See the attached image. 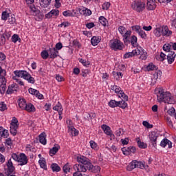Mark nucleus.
Wrapping results in <instances>:
<instances>
[{
    "label": "nucleus",
    "mask_w": 176,
    "mask_h": 176,
    "mask_svg": "<svg viewBox=\"0 0 176 176\" xmlns=\"http://www.w3.org/2000/svg\"><path fill=\"white\" fill-rule=\"evenodd\" d=\"M89 144H90V146L92 149H97L98 146L97 145V143H96V142L91 140L89 142Z\"/></svg>",
    "instance_id": "nucleus-50"
},
{
    "label": "nucleus",
    "mask_w": 176,
    "mask_h": 176,
    "mask_svg": "<svg viewBox=\"0 0 176 176\" xmlns=\"http://www.w3.org/2000/svg\"><path fill=\"white\" fill-rule=\"evenodd\" d=\"M122 152L124 155H126V156H129V155H130V148L129 147L126 148H122Z\"/></svg>",
    "instance_id": "nucleus-45"
},
{
    "label": "nucleus",
    "mask_w": 176,
    "mask_h": 176,
    "mask_svg": "<svg viewBox=\"0 0 176 176\" xmlns=\"http://www.w3.org/2000/svg\"><path fill=\"white\" fill-rule=\"evenodd\" d=\"M29 8L30 10L33 12V16H38L41 20H42L44 17L43 14H41V11L39 10H36L35 5H29Z\"/></svg>",
    "instance_id": "nucleus-11"
},
{
    "label": "nucleus",
    "mask_w": 176,
    "mask_h": 176,
    "mask_svg": "<svg viewBox=\"0 0 176 176\" xmlns=\"http://www.w3.org/2000/svg\"><path fill=\"white\" fill-rule=\"evenodd\" d=\"M19 107L21 109H25V107L27 106V102L25 99H20L18 101Z\"/></svg>",
    "instance_id": "nucleus-31"
},
{
    "label": "nucleus",
    "mask_w": 176,
    "mask_h": 176,
    "mask_svg": "<svg viewBox=\"0 0 176 176\" xmlns=\"http://www.w3.org/2000/svg\"><path fill=\"white\" fill-rule=\"evenodd\" d=\"M171 47L172 45L170 44H164L163 46V50H164V52H170V50H171Z\"/></svg>",
    "instance_id": "nucleus-44"
},
{
    "label": "nucleus",
    "mask_w": 176,
    "mask_h": 176,
    "mask_svg": "<svg viewBox=\"0 0 176 176\" xmlns=\"http://www.w3.org/2000/svg\"><path fill=\"white\" fill-rule=\"evenodd\" d=\"M110 6H111V3H109V2L104 3L102 5V9H103V10H108L109 9Z\"/></svg>",
    "instance_id": "nucleus-55"
},
{
    "label": "nucleus",
    "mask_w": 176,
    "mask_h": 176,
    "mask_svg": "<svg viewBox=\"0 0 176 176\" xmlns=\"http://www.w3.org/2000/svg\"><path fill=\"white\" fill-rule=\"evenodd\" d=\"M68 128H69V132L71 133V135L73 137H76V135L79 134V131H78L76 129H75V127H74L73 126L69 125Z\"/></svg>",
    "instance_id": "nucleus-20"
},
{
    "label": "nucleus",
    "mask_w": 176,
    "mask_h": 176,
    "mask_svg": "<svg viewBox=\"0 0 176 176\" xmlns=\"http://www.w3.org/2000/svg\"><path fill=\"white\" fill-rule=\"evenodd\" d=\"M12 42H14V43H16V42H17L18 41L20 42L21 39L20 38L18 34H14L12 37Z\"/></svg>",
    "instance_id": "nucleus-47"
},
{
    "label": "nucleus",
    "mask_w": 176,
    "mask_h": 176,
    "mask_svg": "<svg viewBox=\"0 0 176 176\" xmlns=\"http://www.w3.org/2000/svg\"><path fill=\"white\" fill-rule=\"evenodd\" d=\"M39 2L41 8H49V6L52 3V0H39Z\"/></svg>",
    "instance_id": "nucleus-24"
},
{
    "label": "nucleus",
    "mask_w": 176,
    "mask_h": 176,
    "mask_svg": "<svg viewBox=\"0 0 176 176\" xmlns=\"http://www.w3.org/2000/svg\"><path fill=\"white\" fill-rule=\"evenodd\" d=\"M38 163L41 168H43L44 170H47V166L46 165V161L45 160V158H43V160H39Z\"/></svg>",
    "instance_id": "nucleus-39"
},
{
    "label": "nucleus",
    "mask_w": 176,
    "mask_h": 176,
    "mask_svg": "<svg viewBox=\"0 0 176 176\" xmlns=\"http://www.w3.org/2000/svg\"><path fill=\"white\" fill-rule=\"evenodd\" d=\"M142 167H144V164L141 162L133 160L126 166V170L127 171H133L134 168H142Z\"/></svg>",
    "instance_id": "nucleus-8"
},
{
    "label": "nucleus",
    "mask_w": 176,
    "mask_h": 176,
    "mask_svg": "<svg viewBox=\"0 0 176 176\" xmlns=\"http://www.w3.org/2000/svg\"><path fill=\"white\" fill-rule=\"evenodd\" d=\"M54 111H58V115H63V106H61V103L58 102V104L53 107Z\"/></svg>",
    "instance_id": "nucleus-27"
},
{
    "label": "nucleus",
    "mask_w": 176,
    "mask_h": 176,
    "mask_svg": "<svg viewBox=\"0 0 176 176\" xmlns=\"http://www.w3.org/2000/svg\"><path fill=\"white\" fill-rule=\"evenodd\" d=\"M123 134H124V131H123L122 129H120L116 131V135H118V137L123 135Z\"/></svg>",
    "instance_id": "nucleus-62"
},
{
    "label": "nucleus",
    "mask_w": 176,
    "mask_h": 176,
    "mask_svg": "<svg viewBox=\"0 0 176 176\" xmlns=\"http://www.w3.org/2000/svg\"><path fill=\"white\" fill-rule=\"evenodd\" d=\"M140 52H141V53L140 54V60H146V58L148 57L146 52H144L143 50H142Z\"/></svg>",
    "instance_id": "nucleus-48"
},
{
    "label": "nucleus",
    "mask_w": 176,
    "mask_h": 176,
    "mask_svg": "<svg viewBox=\"0 0 176 176\" xmlns=\"http://www.w3.org/2000/svg\"><path fill=\"white\" fill-rule=\"evenodd\" d=\"M157 100L159 102H165V104H174L175 102L170 92H165L162 88H158Z\"/></svg>",
    "instance_id": "nucleus-1"
},
{
    "label": "nucleus",
    "mask_w": 176,
    "mask_h": 176,
    "mask_svg": "<svg viewBox=\"0 0 176 176\" xmlns=\"http://www.w3.org/2000/svg\"><path fill=\"white\" fill-rule=\"evenodd\" d=\"M159 138V133L156 131H151L148 135L149 142L153 145V148L157 146V138Z\"/></svg>",
    "instance_id": "nucleus-6"
},
{
    "label": "nucleus",
    "mask_w": 176,
    "mask_h": 176,
    "mask_svg": "<svg viewBox=\"0 0 176 176\" xmlns=\"http://www.w3.org/2000/svg\"><path fill=\"white\" fill-rule=\"evenodd\" d=\"M154 34H155V35L157 36V37L161 36L162 34V27L157 28L154 30Z\"/></svg>",
    "instance_id": "nucleus-41"
},
{
    "label": "nucleus",
    "mask_w": 176,
    "mask_h": 176,
    "mask_svg": "<svg viewBox=\"0 0 176 176\" xmlns=\"http://www.w3.org/2000/svg\"><path fill=\"white\" fill-rule=\"evenodd\" d=\"M63 16H65V17H71V16H72V12H69V10L67 11H64L63 12Z\"/></svg>",
    "instance_id": "nucleus-60"
},
{
    "label": "nucleus",
    "mask_w": 176,
    "mask_h": 176,
    "mask_svg": "<svg viewBox=\"0 0 176 176\" xmlns=\"http://www.w3.org/2000/svg\"><path fill=\"white\" fill-rule=\"evenodd\" d=\"M51 168L52 171L56 173H58V171H61V168H60V166L57 164H54V163L52 164Z\"/></svg>",
    "instance_id": "nucleus-38"
},
{
    "label": "nucleus",
    "mask_w": 176,
    "mask_h": 176,
    "mask_svg": "<svg viewBox=\"0 0 176 176\" xmlns=\"http://www.w3.org/2000/svg\"><path fill=\"white\" fill-rule=\"evenodd\" d=\"M10 126V133L12 135H16L17 134V129H19V124H15Z\"/></svg>",
    "instance_id": "nucleus-30"
},
{
    "label": "nucleus",
    "mask_w": 176,
    "mask_h": 176,
    "mask_svg": "<svg viewBox=\"0 0 176 176\" xmlns=\"http://www.w3.org/2000/svg\"><path fill=\"white\" fill-rule=\"evenodd\" d=\"M25 111L28 112H35V107L31 103L27 104L25 107Z\"/></svg>",
    "instance_id": "nucleus-28"
},
{
    "label": "nucleus",
    "mask_w": 176,
    "mask_h": 176,
    "mask_svg": "<svg viewBox=\"0 0 176 176\" xmlns=\"http://www.w3.org/2000/svg\"><path fill=\"white\" fill-rule=\"evenodd\" d=\"M14 171V166H8V169H5L6 176H10V174H13Z\"/></svg>",
    "instance_id": "nucleus-35"
},
{
    "label": "nucleus",
    "mask_w": 176,
    "mask_h": 176,
    "mask_svg": "<svg viewBox=\"0 0 176 176\" xmlns=\"http://www.w3.org/2000/svg\"><path fill=\"white\" fill-rule=\"evenodd\" d=\"M8 23L10 24H14V23H16V18L14 17V15H12L11 17L8 18Z\"/></svg>",
    "instance_id": "nucleus-52"
},
{
    "label": "nucleus",
    "mask_w": 176,
    "mask_h": 176,
    "mask_svg": "<svg viewBox=\"0 0 176 176\" xmlns=\"http://www.w3.org/2000/svg\"><path fill=\"white\" fill-rule=\"evenodd\" d=\"M109 105L111 108H116V107H120L122 109L127 108V103L124 100L116 101L114 100H110Z\"/></svg>",
    "instance_id": "nucleus-5"
},
{
    "label": "nucleus",
    "mask_w": 176,
    "mask_h": 176,
    "mask_svg": "<svg viewBox=\"0 0 176 176\" xmlns=\"http://www.w3.org/2000/svg\"><path fill=\"white\" fill-rule=\"evenodd\" d=\"M18 162L20 163V166H24V164H27L28 163V159H27V155L24 153H21L19 156V159L18 160Z\"/></svg>",
    "instance_id": "nucleus-13"
},
{
    "label": "nucleus",
    "mask_w": 176,
    "mask_h": 176,
    "mask_svg": "<svg viewBox=\"0 0 176 176\" xmlns=\"http://www.w3.org/2000/svg\"><path fill=\"white\" fill-rule=\"evenodd\" d=\"M89 165L87 166V169L91 171V173H100V171L101 170V168L99 166H94L93 164H91V162H90V164H89Z\"/></svg>",
    "instance_id": "nucleus-15"
},
{
    "label": "nucleus",
    "mask_w": 176,
    "mask_h": 176,
    "mask_svg": "<svg viewBox=\"0 0 176 176\" xmlns=\"http://www.w3.org/2000/svg\"><path fill=\"white\" fill-rule=\"evenodd\" d=\"M138 34H139L140 36H141V38H142L143 39L146 38V34L144 32V30H142V29L140 30Z\"/></svg>",
    "instance_id": "nucleus-53"
},
{
    "label": "nucleus",
    "mask_w": 176,
    "mask_h": 176,
    "mask_svg": "<svg viewBox=\"0 0 176 176\" xmlns=\"http://www.w3.org/2000/svg\"><path fill=\"white\" fill-rule=\"evenodd\" d=\"M118 31L122 35L124 43H127L129 42V37L131 35V32L126 30L124 26H120Z\"/></svg>",
    "instance_id": "nucleus-7"
},
{
    "label": "nucleus",
    "mask_w": 176,
    "mask_h": 176,
    "mask_svg": "<svg viewBox=\"0 0 176 176\" xmlns=\"http://www.w3.org/2000/svg\"><path fill=\"white\" fill-rule=\"evenodd\" d=\"M63 170L65 174L67 173H69V170H71V166H69V163H67L63 168Z\"/></svg>",
    "instance_id": "nucleus-43"
},
{
    "label": "nucleus",
    "mask_w": 176,
    "mask_h": 176,
    "mask_svg": "<svg viewBox=\"0 0 176 176\" xmlns=\"http://www.w3.org/2000/svg\"><path fill=\"white\" fill-rule=\"evenodd\" d=\"M80 63H81V64H82V65H84V67H89V65H90V62H87L84 59H80Z\"/></svg>",
    "instance_id": "nucleus-56"
},
{
    "label": "nucleus",
    "mask_w": 176,
    "mask_h": 176,
    "mask_svg": "<svg viewBox=\"0 0 176 176\" xmlns=\"http://www.w3.org/2000/svg\"><path fill=\"white\" fill-rule=\"evenodd\" d=\"M8 17H9V14H8V12L6 11L3 12L1 15L2 20L6 21L8 20Z\"/></svg>",
    "instance_id": "nucleus-51"
},
{
    "label": "nucleus",
    "mask_w": 176,
    "mask_h": 176,
    "mask_svg": "<svg viewBox=\"0 0 176 176\" xmlns=\"http://www.w3.org/2000/svg\"><path fill=\"white\" fill-rule=\"evenodd\" d=\"M6 42V38L3 34H0V45H5Z\"/></svg>",
    "instance_id": "nucleus-54"
},
{
    "label": "nucleus",
    "mask_w": 176,
    "mask_h": 176,
    "mask_svg": "<svg viewBox=\"0 0 176 176\" xmlns=\"http://www.w3.org/2000/svg\"><path fill=\"white\" fill-rule=\"evenodd\" d=\"M58 13H60L58 10H52L50 12L45 14V18L50 19L51 17H53V16H58Z\"/></svg>",
    "instance_id": "nucleus-19"
},
{
    "label": "nucleus",
    "mask_w": 176,
    "mask_h": 176,
    "mask_svg": "<svg viewBox=\"0 0 176 176\" xmlns=\"http://www.w3.org/2000/svg\"><path fill=\"white\" fill-rule=\"evenodd\" d=\"M29 93L33 96H36V97H37L39 100H43V95H42L41 93H39V91L35 89L30 88Z\"/></svg>",
    "instance_id": "nucleus-14"
},
{
    "label": "nucleus",
    "mask_w": 176,
    "mask_h": 176,
    "mask_svg": "<svg viewBox=\"0 0 176 176\" xmlns=\"http://www.w3.org/2000/svg\"><path fill=\"white\" fill-rule=\"evenodd\" d=\"M0 76L1 77L6 76V70L2 69L1 66H0Z\"/></svg>",
    "instance_id": "nucleus-61"
},
{
    "label": "nucleus",
    "mask_w": 176,
    "mask_h": 176,
    "mask_svg": "<svg viewBox=\"0 0 176 176\" xmlns=\"http://www.w3.org/2000/svg\"><path fill=\"white\" fill-rule=\"evenodd\" d=\"M136 141L138 142V145L139 148H142V149H145L148 147L146 143L141 142V139L140 138H136Z\"/></svg>",
    "instance_id": "nucleus-32"
},
{
    "label": "nucleus",
    "mask_w": 176,
    "mask_h": 176,
    "mask_svg": "<svg viewBox=\"0 0 176 176\" xmlns=\"http://www.w3.org/2000/svg\"><path fill=\"white\" fill-rule=\"evenodd\" d=\"M6 91V85H0V91L1 94H3Z\"/></svg>",
    "instance_id": "nucleus-59"
},
{
    "label": "nucleus",
    "mask_w": 176,
    "mask_h": 176,
    "mask_svg": "<svg viewBox=\"0 0 176 176\" xmlns=\"http://www.w3.org/2000/svg\"><path fill=\"white\" fill-rule=\"evenodd\" d=\"M39 142L41 144H43V145H46V133L45 132H43L39 135Z\"/></svg>",
    "instance_id": "nucleus-26"
},
{
    "label": "nucleus",
    "mask_w": 176,
    "mask_h": 176,
    "mask_svg": "<svg viewBox=\"0 0 176 176\" xmlns=\"http://www.w3.org/2000/svg\"><path fill=\"white\" fill-rule=\"evenodd\" d=\"M99 42H101V38L100 36H94L91 39V43L93 46H97Z\"/></svg>",
    "instance_id": "nucleus-23"
},
{
    "label": "nucleus",
    "mask_w": 176,
    "mask_h": 176,
    "mask_svg": "<svg viewBox=\"0 0 176 176\" xmlns=\"http://www.w3.org/2000/svg\"><path fill=\"white\" fill-rule=\"evenodd\" d=\"M71 25V23L69 22H63L60 25H59V27H64V28H66V27H69Z\"/></svg>",
    "instance_id": "nucleus-64"
},
{
    "label": "nucleus",
    "mask_w": 176,
    "mask_h": 176,
    "mask_svg": "<svg viewBox=\"0 0 176 176\" xmlns=\"http://www.w3.org/2000/svg\"><path fill=\"white\" fill-rule=\"evenodd\" d=\"M131 6L132 9L135 10V12H138V13H141V12L145 9L144 3L138 0L133 1Z\"/></svg>",
    "instance_id": "nucleus-4"
},
{
    "label": "nucleus",
    "mask_w": 176,
    "mask_h": 176,
    "mask_svg": "<svg viewBox=\"0 0 176 176\" xmlns=\"http://www.w3.org/2000/svg\"><path fill=\"white\" fill-rule=\"evenodd\" d=\"M162 36H170L173 34V32L168 30V26H162Z\"/></svg>",
    "instance_id": "nucleus-17"
},
{
    "label": "nucleus",
    "mask_w": 176,
    "mask_h": 176,
    "mask_svg": "<svg viewBox=\"0 0 176 176\" xmlns=\"http://www.w3.org/2000/svg\"><path fill=\"white\" fill-rule=\"evenodd\" d=\"M14 91H17V90L16 89V86L14 85H11V86L8 87L6 93L7 94H13Z\"/></svg>",
    "instance_id": "nucleus-33"
},
{
    "label": "nucleus",
    "mask_w": 176,
    "mask_h": 176,
    "mask_svg": "<svg viewBox=\"0 0 176 176\" xmlns=\"http://www.w3.org/2000/svg\"><path fill=\"white\" fill-rule=\"evenodd\" d=\"M49 56L50 58H56L58 56V51L56 48H50Z\"/></svg>",
    "instance_id": "nucleus-18"
},
{
    "label": "nucleus",
    "mask_w": 176,
    "mask_h": 176,
    "mask_svg": "<svg viewBox=\"0 0 176 176\" xmlns=\"http://www.w3.org/2000/svg\"><path fill=\"white\" fill-rule=\"evenodd\" d=\"M77 162L81 163V164H75L73 166L74 170L75 171L86 173V171H87V168L91 163L89 162V159L85 156L77 157Z\"/></svg>",
    "instance_id": "nucleus-2"
},
{
    "label": "nucleus",
    "mask_w": 176,
    "mask_h": 176,
    "mask_svg": "<svg viewBox=\"0 0 176 176\" xmlns=\"http://www.w3.org/2000/svg\"><path fill=\"white\" fill-rule=\"evenodd\" d=\"M0 135L1 137H4V138H8L9 137V131L3 129V127L0 126Z\"/></svg>",
    "instance_id": "nucleus-25"
},
{
    "label": "nucleus",
    "mask_w": 176,
    "mask_h": 176,
    "mask_svg": "<svg viewBox=\"0 0 176 176\" xmlns=\"http://www.w3.org/2000/svg\"><path fill=\"white\" fill-rule=\"evenodd\" d=\"M148 10H155L156 9V3L154 2H148L146 6Z\"/></svg>",
    "instance_id": "nucleus-36"
},
{
    "label": "nucleus",
    "mask_w": 176,
    "mask_h": 176,
    "mask_svg": "<svg viewBox=\"0 0 176 176\" xmlns=\"http://www.w3.org/2000/svg\"><path fill=\"white\" fill-rule=\"evenodd\" d=\"M147 71H155V69H157V67L153 63H150L146 67Z\"/></svg>",
    "instance_id": "nucleus-42"
},
{
    "label": "nucleus",
    "mask_w": 176,
    "mask_h": 176,
    "mask_svg": "<svg viewBox=\"0 0 176 176\" xmlns=\"http://www.w3.org/2000/svg\"><path fill=\"white\" fill-rule=\"evenodd\" d=\"M141 54V50L136 48L133 50L131 52H126L124 55V58H130V57H135V56H140Z\"/></svg>",
    "instance_id": "nucleus-10"
},
{
    "label": "nucleus",
    "mask_w": 176,
    "mask_h": 176,
    "mask_svg": "<svg viewBox=\"0 0 176 176\" xmlns=\"http://www.w3.org/2000/svg\"><path fill=\"white\" fill-rule=\"evenodd\" d=\"M99 21L100 24H102V25H103L104 27L107 26V23H108L107 19H105V17H104L103 16L99 17Z\"/></svg>",
    "instance_id": "nucleus-40"
},
{
    "label": "nucleus",
    "mask_w": 176,
    "mask_h": 176,
    "mask_svg": "<svg viewBox=\"0 0 176 176\" xmlns=\"http://www.w3.org/2000/svg\"><path fill=\"white\" fill-rule=\"evenodd\" d=\"M6 109H8L6 104L3 102H0V111H6Z\"/></svg>",
    "instance_id": "nucleus-49"
},
{
    "label": "nucleus",
    "mask_w": 176,
    "mask_h": 176,
    "mask_svg": "<svg viewBox=\"0 0 176 176\" xmlns=\"http://www.w3.org/2000/svg\"><path fill=\"white\" fill-rule=\"evenodd\" d=\"M80 14H83L84 16H91V10L87 8L80 9L79 10Z\"/></svg>",
    "instance_id": "nucleus-29"
},
{
    "label": "nucleus",
    "mask_w": 176,
    "mask_h": 176,
    "mask_svg": "<svg viewBox=\"0 0 176 176\" xmlns=\"http://www.w3.org/2000/svg\"><path fill=\"white\" fill-rule=\"evenodd\" d=\"M132 30L133 31H135V32H138V34L140 32V31H141V26L140 25H135V26H132Z\"/></svg>",
    "instance_id": "nucleus-57"
},
{
    "label": "nucleus",
    "mask_w": 176,
    "mask_h": 176,
    "mask_svg": "<svg viewBox=\"0 0 176 176\" xmlns=\"http://www.w3.org/2000/svg\"><path fill=\"white\" fill-rule=\"evenodd\" d=\"M14 74L18 78H23V79L28 80L29 83H32V85L35 83V79L32 76H31V74L27 72V71L16 70L14 72Z\"/></svg>",
    "instance_id": "nucleus-3"
},
{
    "label": "nucleus",
    "mask_w": 176,
    "mask_h": 176,
    "mask_svg": "<svg viewBox=\"0 0 176 176\" xmlns=\"http://www.w3.org/2000/svg\"><path fill=\"white\" fill-rule=\"evenodd\" d=\"M167 60L168 64H173V63H174V60H175V58L174 56H167Z\"/></svg>",
    "instance_id": "nucleus-63"
},
{
    "label": "nucleus",
    "mask_w": 176,
    "mask_h": 176,
    "mask_svg": "<svg viewBox=\"0 0 176 176\" xmlns=\"http://www.w3.org/2000/svg\"><path fill=\"white\" fill-rule=\"evenodd\" d=\"M41 57L43 58V60H47V58L49 57V52L47 51L44 50L41 52Z\"/></svg>",
    "instance_id": "nucleus-46"
},
{
    "label": "nucleus",
    "mask_w": 176,
    "mask_h": 176,
    "mask_svg": "<svg viewBox=\"0 0 176 176\" xmlns=\"http://www.w3.org/2000/svg\"><path fill=\"white\" fill-rule=\"evenodd\" d=\"M96 113H87L85 117V119L86 120H88V122H91L93 120V119H94L96 118Z\"/></svg>",
    "instance_id": "nucleus-34"
},
{
    "label": "nucleus",
    "mask_w": 176,
    "mask_h": 176,
    "mask_svg": "<svg viewBox=\"0 0 176 176\" xmlns=\"http://www.w3.org/2000/svg\"><path fill=\"white\" fill-rule=\"evenodd\" d=\"M137 36H132L130 38V40H129L128 38V41L129 43H131L132 46H137Z\"/></svg>",
    "instance_id": "nucleus-37"
},
{
    "label": "nucleus",
    "mask_w": 176,
    "mask_h": 176,
    "mask_svg": "<svg viewBox=\"0 0 176 176\" xmlns=\"http://www.w3.org/2000/svg\"><path fill=\"white\" fill-rule=\"evenodd\" d=\"M123 43L120 42V40L115 39L114 41H111V47L113 50H122L123 49Z\"/></svg>",
    "instance_id": "nucleus-9"
},
{
    "label": "nucleus",
    "mask_w": 176,
    "mask_h": 176,
    "mask_svg": "<svg viewBox=\"0 0 176 176\" xmlns=\"http://www.w3.org/2000/svg\"><path fill=\"white\" fill-rule=\"evenodd\" d=\"M168 146V148H173V143L171 141L168 140L167 138H164L161 141L160 146L162 148H166V146Z\"/></svg>",
    "instance_id": "nucleus-16"
},
{
    "label": "nucleus",
    "mask_w": 176,
    "mask_h": 176,
    "mask_svg": "<svg viewBox=\"0 0 176 176\" xmlns=\"http://www.w3.org/2000/svg\"><path fill=\"white\" fill-rule=\"evenodd\" d=\"M115 93H117L118 96H120V94H123V90H122V88H120V87L117 86Z\"/></svg>",
    "instance_id": "nucleus-58"
},
{
    "label": "nucleus",
    "mask_w": 176,
    "mask_h": 176,
    "mask_svg": "<svg viewBox=\"0 0 176 176\" xmlns=\"http://www.w3.org/2000/svg\"><path fill=\"white\" fill-rule=\"evenodd\" d=\"M162 78V71L158 70L157 72H155L153 76L151 78V85L153 86L155 83H156V81L157 79H160Z\"/></svg>",
    "instance_id": "nucleus-12"
},
{
    "label": "nucleus",
    "mask_w": 176,
    "mask_h": 176,
    "mask_svg": "<svg viewBox=\"0 0 176 176\" xmlns=\"http://www.w3.org/2000/svg\"><path fill=\"white\" fill-rule=\"evenodd\" d=\"M101 127L104 133H105L107 135H112V131H111V127L108 126V125L106 124L102 125Z\"/></svg>",
    "instance_id": "nucleus-21"
},
{
    "label": "nucleus",
    "mask_w": 176,
    "mask_h": 176,
    "mask_svg": "<svg viewBox=\"0 0 176 176\" xmlns=\"http://www.w3.org/2000/svg\"><path fill=\"white\" fill-rule=\"evenodd\" d=\"M59 149H60V145L55 144L54 146L50 150L49 153L51 156H54V155H56V153L58 152Z\"/></svg>",
    "instance_id": "nucleus-22"
}]
</instances>
